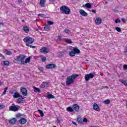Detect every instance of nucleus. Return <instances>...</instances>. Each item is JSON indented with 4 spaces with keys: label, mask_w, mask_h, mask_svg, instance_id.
<instances>
[{
    "label": "nucleus",
    "mask_w": 127,
    "mask_h": 127,
    "mask_svg": "<svg viewBox=\"0 0 127 127\" xmlns=\"http://www.w3.org/2000/svg\"><path fill=\"white\" fill-rule=\"evenodd\" d=\"M79 77V74H72L68 77H67L66 81V86H69L71 84H73L75 81V79Z\"/></svg>",
    "instance_id": "nucleus-1"
},
{
    "label": "nucleus",
    "mask_w": 127,
    "mask_h": 127,
    "mask_svg": "<svg viewBox=\"0 0 127 127\" xmlns=\"http://www.w3.org/2000/svg\"><path fill=\"white\" fill-rule=\"evenodd\" d=\"M26 56L23 55H19L17 57L15 60L18 64L20 65H24V60H25Z\"/></svg>",
    "instance_id": "nucleus-2"
},
{
    "label": "nucleus",
    "mask_w": 127,
    "mask_h": 127,
    "mask_svg": "<svg viewBox=\"0 0 127 127\" xmlns=\"http://www.w3.org/2000/svg\"><path fill=\"white\" fill-rule=\"evenodd\" d=\"M60 9L62 11V13H64V14H70L71 13L70 8L65 5L62 6Z\"/></svg>",
    "instance_id": "nucleus-3"
},
{
    "label": "nucleus",
    "mask_w": 127,
    "mask_h": 127,
    "mask_svg": "<svg viewBox=\"0 0 127 127\" xmlns=\"http://www.w3.org/2000/svg\"><path fill=\"white\" fill-rule=\"evenodd\" d=\"M24 42H25L26 45H29L30 44H32L34 42V39L30 37H27L24 38Z\"/></svg>",
    "instance_id": "nucleus-4"
},
{
    "label": "nucleus",
    "mask_w": 127,
    "mask_h": 127,
    "mask_svg": "<svg viewBox=\"0 0 127 127\" xmlns=\"http://www.w3.org/2000/svg\"><path fill=\"white\" fill-rule=\"evenodd\" d=\"M40 51L41 53H44V54H47V53L49 52V50H48V48L46 47H44L40 50Z\"/></svg>",
    "instance_id": "nucleus-5"
},
{
    "label": "nucleus",
    "mask_w": 127,
    "mask_h": 127,
    "mask_svg": "<svg viewBox=\"0 0 127 127\" xmlns=\"http://www.w3.org/2000/svg\"><path fill=\"white\" fill-rule=\"evenodd\" d=\"M85 81H89L90 79H93L94 78V74L92 73L85 74Z\"/></svg>",
    "instance_id": "nucleus-6"
},
{
    "label": "nucleus",
    "mask_w": 127,
    "mask_h": 127,
    "mask_svg": "<svg viewBox=\"0 0 127 127\" xmlns=\"http://www.w3.org/2000/svg\"><path fill=\"white\" fill-rule=\"evenodd\" d=\"M9 111H12V112H17L18 110V108L16 107L15 105L12 104V106L9 107Z\"/></svg>",
    "instance_id": "nucleus-7"
},
{
    "label": "nucleus",
    "mask_w": 127,
    "mask_h": 127,
    "mask_svg": "<svg viewBox=\"0 0 127 127\" xmlns=\"http://www.w3.org/2000/svg\"><path fill=\"white\" fill-rule=\"evenodd\" d=\"M72 109L73 111H75V112H76V113H78V112H79L80 110V107L78 104H74L72 106Z\"/></svg>",
    "instance_id": "nucleus-8"
},
{
    "label": "nucleus",
    "mask_w": 127,
    "mask_h": 127,
    "mask_svg": "<svg viewBox=\"0 0 127 127\" xmlns=\"http://www.w3.org/2000/svg\"><path fill=\"white\" fill-rule=\"evenodd\" d=\"M47 69H53L56 68V65L54 64H49L46 66Z\"/></svg>",
    "instance_id": "nucleus-9"
},
{
    "label": "nucleus",
    "mask_w": 127,
    "mask_h": 127,
    "mask_svg": "<svg viewBox=\"0 0 127 127\" xmlns=\"http://www.w3.org/2000/svg\"><path fill=\"white\" fill-rule=\"evenodd\" d=\"M21 92L22 93V95L23 96H27V90L26 88H22L21 87Z\"/></svg>",
    "instance_id": "nucleus-10"
},
{
    "label": "nucleus",
    "mask_w": 127,
    "mask_h": 127,
    "mask_svg": "<svg viewBox=\"0 0 127 127\" xmlns=\"http://www.w3.org/2000/svg\"><path fill=\"white\" fill-rule=\"evenodd\" d=\"M79 13L80 14L82 15V16H87L88 15V13L83 9H81L79 10Z\"/></svg>",
    "instance_id": "nucleus-11"
},
{
    "label": "nucleus",
    "mask_w": 127,
    "mask_h": 127,
    "mask_svg": "<svg viewBox=\"0 0 127 127\" xmlns=\"http://www.w3.org/2000/svg\"><path fill=\"white\" fill-rule=\"evenodd\" d=\"M93 109L95 110V111H97V112H99L100 111V108H99V106L97 103H94L93 106Z\"/></svg>",
    "instance_id": "nucleus-12"
},
{
    "label": "nucleus",
    "mask_w": 127,
    "mask_h": 127,
    "mask_svg": "<svg viewBox=\"0 0 127 127\" xmlns=\"http://www.w3.org/2000/svg\"><path fill=\"white\" fill-rule=\"evenodd\" d=\"M27 121L24 118H22L19 120V123L21 125H24V124H26Z\"/></svg>",
    "instance_id": "nucleus-13"
},
{
    "label": "nucleus",
    "mask_w": 127,
    "mask_h": 127,
    "mask_svg": "<svg viewBox=\"0 0 127 127\" xmlns=\"http://www.w3.org/2000/svg\"><path fill=\"white\" fill-rule=\"evenodd\" d=\"M95 23L97 25L101 24L102 23V19L98 17L95 20Z\"/></svg>",
    "instance_id": "nucleus-14"
},
{
    "label": "nucleus",
    "mask_w": 127,
    "mask_h": 127,
    "mask_svg": "<svg viewBox=\"0 0 127 127\" xmlns=\"http://www.w3.org/2000/svg\"><path fill=\"white\" fill-rule=\"evenodd\" d=\"M9 123L11 125H14V124H15V123H16V119L12 118V119L9 120Z\"/></svg>",
    "instance_id": "nucleus-15"
},
{
    "label": "nucleus",
    "mask_w": 127,
    "mask_h": 127,
    "mask_svg": "<svg viewBox=\"0 0 127 127\" xmlns=\"http://www.w3.org/2000/svg\"><path fill=\"white\" fill-rule=\"evenodd\" d=\"M72 50L74 52V53L75 54H80V53H81V51H80V50H79L77 48H74Z\"/></svg>",
    "instance_id": "nucleus-16"
},
{
    "label": "nucleus",
    "mask_w": 127,
    "mask_h": 127,
    "mask_svg": "<svg viewBox=\"0 0 127 127\" xmlns=\"http://www.w3.org/2000/svg\"><path fill=\"white\" fill-rule=\"evenodd\" d=\"M49 85V83H46L45 82H43L41 85V88H44L45 87H48Z\"/></svg>",
    "instance_id": "nucleus-17"
},
{
    "label": "nucleus",
    "mask_w": 127,
    "mask_h": 127,
    "mask_svg": "<svg viewBox=\"0 0 127 127\" xmlns=\"http://www.w3.org/2000/svg\"><path fill=\"white\" fill-rule=\"evenodd\" d=\"M83 7H87V8H91L92 5L90 3H86L85 4L83 5Z\"/></svg>",
    "instance_id": "nucleus-18"
},
{
    "label": "nucleus",
    "mask_w": 127,
    "mask_h": 127,
    "mask_svg": "<svg viewBox=\"0 0 127 127\" xmlns=\"http://www.w3.org/2000/svg\"><path fill=\"white\" fill-rule=\"evenodd\" d=\"M45 4V0H40V5L41 7H44Z\"/></svg>",
    "instance_id": "nucleus-19"
},
{
    "label": "nucleus",
    "mask_w": 127,
    "mask_h": 127,
    "mask_svg": "<svg viewBox=\"0 0 127 127\" xmlns=\"http://www.w3.org/2000/svg\"><path fill=\"white\" fill-rule=\"evenodd\" d=\"M30 62V58H27V59H25L24 61V65L25 64H27V63H29Z\"/></svg>",
    "instance_id": "nucleus-20"
},
{
    "label": "nucleus",
    "mask_w": 127,
    "mask_h": 127,
    "mask_svg": "<svg viewBox=\"0 0 127 127\" xmlns=\"http://www.w3.org/2000/svg\"><path fill=\"white\" fill-rule=\"evenodd\" d=\"M3 66H8L9 65V62L7 61H4L2 63Z\"/></svg>",
    "instance_id": "nucleus-21"
},
{
    "label": "nucleus",
    "mask_w": 127,
    "mask_h": 127,
    "mask_svg": "<svg viewBox=\"0 0 127 127\" xmlns=\"http://www.w3.org/2000/svg\"><path fill=\"white\" fill-rule=\"evenodd\" d=\"M66 111H67V112H69L70 113H72V112H74V110L73 109V107H68L66 108Z\"/></svg>",
    "instance_id": "nucleus-22"
},
{
    "label": "nucleus",
    "mask_w": 127,
    "mask_h": 127,
    "mask_svg": "<svg viewBox=\"0 0 127 127\" xmlns=\"http://www.w3.org/2000/svg\"><path fill=\"white\" fill-rule=\"evenodd\" d=\"M23 30L25 31V32H26V33H28V32H29V28L28 27H23Z\"/></svg>",
    "instance_id": "nucleus-23"
},
{
    "label": "nucleus",
    "mask_w": 127,
    "mask_h": 127,
    "mask_svg": "<svg viewBox=\"0 0 127 127\" xmlns=\"http://www.w3.org/2000/svg\"><path fill=\"white\" fill-rule=\"evenodd\" d=\"M44 29L46 31H49V30H50V26H49V25H46L44 27Z\"/></svg>",
    "instance_id": "nucleus-24"
},
{
    "label": "nucleus",
    "mask_w": 127,
    "mask_h": 127,
    "mask_svg": "<svg viewBox=\"0 0 127 127\" xmlns=\"http://www.w3.org/2000/svg\"><path fill=\"white\" fill-rule=\"evenodd\" d=\"M77 121L78 123H79V124H80V125L83 124V120L82 119V118H81V117L77 118Z\"/></svg>",
    "instance_id": "nucleus-25"
},
{
    "label": "nucleus",
    "mask_w": 127,
    "mask_h": 127,
    "mask_svg": "<svg viewBox=\"0 0 127 127\" xmlns=\"http://www.w3.org/2000/svg\"><path fill=\"white\" fill-rule=\"evenodd\" d=\"M13 98H20V94H19L18 93L15 92L14 95H13Z\"/></svg>",
    "instance_id": "nucleus-26"
},
{
    "label": "nucleus",
    "mask_w": 127,
    "mask_h": 127,
    "mask_svg": "<svg viewBox=\"0 0 127 127\" xmlns=\"http://www.w3.org/2000/svg\"><path fill=\"white\" fill-rule=\"evenodd\" d=\"M69 55L71 57H74V56H75V55H76V54H75L74 51H71V52H69Z\"/></svg>",
    "instance_id": "nucleus-27"
},
{
    "label": "nucleus",
    "mask_w": 127,
    "mask_h": 127,
    "mask_svg": "<svg viewBox=\"0 0 127 127\" xmlns=\"http://www.w3.org/2000/svg\"><path fill=\"white\" fill-rule=\"evenodd\" d=\"M47 98L48 99H55V96H54V95H52V94H49L48 95Z\"/></svg>",
    "instance_id": "nucleus-28"
},
{
    "label": "nucleus",
    "mask_w": 127,
    "mask_h": 127,
    "mask_svg": "<svg viewBox=\"0 0 127 127\" xmlns=\"http://www.w3.org/2000/svg\"><path fill=\"white\" fill-rule=\"evenodd\" d=\"M5 53H6L7 55H11V54H12V52H11V51H8L6 49L5 50Z\"/></svg>",
    "instance_id": "nucleus-29"
},
{
    "label": "nucleus",
    "mask_w": 127,
    "mask_h": 127,
    "mask_svg": "<svg viewBox=\"0 0 127 127\" xmlns=\"http://www.w3.org/2000/svg\"><path fill=\"white\" fill-rule=\"evenodd\" d=\"M38 111L39 112L41 117H44V113H43V111L40 109H38Z\"/></svg>",
    "instance_id": "nucleus-30"
},
{
    "label": "nucleus",
    "mask_w": 127,
    "mask_h": 127,
    "mask_svg": "<svg viewBox=\"0 0 127 127\" xmlns=\"http://www.w3.org/2000/svg\"><path fill=\"white\" fill-rule=\"evenodd\" d=\"M17 103L18 104H22V103H23V100L21 98H18L17 100Z\"/></svg>",
    "instance_id": "nucleus-31"
},
{
    "label": "nucleus",
    "mask_w": 127,
    "mask_h": 127,
    "mask_svg": "<svg viewBox=\"0 0 127 127\" xmlns=\"http://www.w3.org/2000/svg\"><path fill=\"white\" fill-rule=\"evenodd\" d=\"M65 42H66V43H68V44H71L73 43V42L71 41V40L69 39H65Z\"/></svg>",
    "instance_id": "nucleus-32"
},
{
    "label": "nucleus",
    "mask_w": 127,
    "mask_h": 127,
    "mask_svg": "<svg viewBox=\"0 0 127 127\" xmlns=\"http://www.w3.org/2000/svg\"><path fill=\"white\" fill-rule=\"evenodd\" d=\"M33 89L35 90V92H38V93H40V89H39V88L35 86H33Z\"/></svg>",
    "instance_id": "nucleus-33"
},
{
    "label": "nucleus",
    "mask_w": 127,
    "mask_h": 127,
    "mask_svg": "<svg viewBox=\"0 0 127 127\" xmlns=\"http://www.w3.org/2000/svg\"><path fill=\"white\" fill-rule=\"evenodd\" d=\"M47 22L49 25H53V24H54V22L51 21L50 20L47 21Z\"/></svg>",
    "instance_id": "nucleus-34"
},
{
    "label": "nucleus",
    "mask_w": 127,
    "mask_h": 127,
    "mask_svg": "<svg viewBox=\"0 0 127 127\" xmlns=\"http://www.w3.org/2000/svg\"><path fill=\"white\" fill-rule=\"evenodd\" d=\"M66 52H67V51H64V52L62 51V52H61L60 53L59 56L60 57L63 56V55H65V53H66Z\"/></svg>",
    "instance_id": "nucleus-35"
},
{
    "label": "nucleus",
    "mask_w": 127,
    "mask_h": 127,
    "mask_svg": "<svg viewBox=\"0 0 127 127\" xmlns=\"http://www.w3.org/2000/svg\"><path fill=\"white\" fill-rule=\"evenodd\" d=\"M104 103L106 105H109V104H110V103H111V100H110L109 99H107V100L104 101Z\"/></svg>",
    "instance_id": "nucleus-36"
},
{
    "label": "nucleus",
    "mask_w": 127,
    "mask_h": 127,
    "mask_svg": "<svg viewBox=\"0 0 127 127\" xmlns=\"http://www.w3.org/2000/svg\"><path fill=\"white\" fill-rule=\"evenodd\" d=\"M115 29L118 32H122V29L120 27H116Z\"/></svg>",
    "instance_id": "nucleus-37"
},
{
    "label": "nucleus",
    "mask_w": 127,
    "mask_h": 127,
    "mask_svg": "<svg viewBox=\"0 0 127 127\" xmlns=\"http://www.w3.org/2000/svg\"><path fill=\"white\" fill-rule=\"evenodd\" d=\"M41 57L42 62H45V61H46V57H43L42 56H41Z\"/></svg>",
    "instance_id": "nucleus-38"
},
{
    "label": "nucleus",
    "mask_w": 127,
    "mask_h": 127,
    "mask_svg": "<svg viewBox=\"0 0 127 127\" xmlns=\"http://www.w3.org/2000/svg\"><path fill=\"white\" fill-rule=\"evenodd\" d=\"M17 119H20L21 118V114L20 113H18L16 115Z\"/></svg>",
    "instance_id": "nucleus-39"
},
{
    "label": "nucleus",
    "mask_w": 127,
    "mask_h": 127,
    "mask_svg": "<svg viewBox=\"0 0 127 127\" xmlns=\"http://www.w3.org/2000/svg\"><path fill=\"white\" fill-rule=\"evenodd\" d=\"M115 21L116 23H121V20L119 18H117Z\"/></svg>",
    "instance_id": "nucleus-40"
},
{
    "label": "nucleus",
    "mask_w": 127,
    "mask_h": 127,
    "mask_svg": "<svg viewBox=\"0 0 127 127\" xmlns=\"http://www.w3.org/2000/svg\"><path fill=\"white\" fill-rule=\"evenodd\" d=\"M8 89V88H7V87L4 88V91L2 93V95H5V94L6 93V91H7Z\"/></svg>",
    "instance_id": "nucleus-41"
},
{
    "label": "nucleus",
    "mask_w": 127,
    "mask_h": 127,
    "mask_svg": "<svg viewBox=\"0 0 127 127\" xmlns=\"http://www.w3.org/2000/svg\"><path fill=\"white\" fill-rule=\"evenodd\" d=\"M57 121H58V123L59 124H60V123H61V122L63 121V120L62 119H60L59 118H57Z\"/></svg>",
    "instance_id": "nucleus-42"
},
{
    "label": "nucleus",
    "mask_w": 127,
    "mask_h": 127,
    "mask_svg": "<svg viewBox=\"0 0 127 127\" xmlns=\"http://www.w3.org/2000/svg\"><path fill=\"white\" fill-rule=\"evenodd\" d=\"M26 46H28L30 48H35V46H32L31 45H27Z\"/></svg>",
    "instance_id": "nucleus-43"
},
{
    "label": "nucleus",
    "mask_w": 127,
    "mask_h": 127,
    "mask_svg": "<svg viewBox=\"0 0 127 127\" xmlns=\"http://www.w3.org/2000/svg\"><path fill=\"white\" fill-rule=\"evenodd\" d=\"M38 16L41 17H45V14H38Z\"/></svg>",
    "instance_id": "nucleus-44"
},
{
    "label": "nucleus",
    "mask_w": 127,
    "mask_h": 127,
    "mask_svg": "<svg viewBox=\"0 0 127 127\" xmlns=\"http://www.w3.org/2000/svg\"><path fill=\"white\" fill-rule=\"evenodd\" d=\"M124 70H127V64H124L123 65Z\"/></svg>",
    "instance_id": "nucleus-45"
},
{
    "label": "nucleus",
    "mask_w": 127,
    "mask_h": 127,
    "mask_svg": "<svg viewBox=\"0 0 127 127\" xmlns=\"http://www.w3.org/2000/svg\"><path fill=\"white\" fill-rule=\"evenodd\" d=\"M121 20L122 21V22H123V23H126V19H125V18H122L121 19Z\"/></svg>",
    "instance_id": "nucleus-46"
},
{
    "label": "nucleus",
    "mask_w": 127,
    "mask_h": 127,
    "mask_svg": "<svg viewBox=\"0 0 127 127\" xmlns=\"http://www.w3.org/2000/svg\"><path fill=\"white\" fill-rule=\"evenodd\" d=\"M64 32H65V33H70V30L66 29L64 30Z\"/></svg>",
    "instance_id": "nucleus-47"
},
{
    "label": "nucleus",
    "mask_w": 127,
    "mask_h": 127,
    "mask_svg": "<svg viewBox=\"0 0 127 127\" xmlns=\"http://www.w3.org/2000/svg\"><path fill=\"white\" fill-rule=\"evenodd\" d=\"M83 123H87L88 122V119H87V118H84L83 119Z\"/></svg>",
    "instance_id": "nucleus-48"
},
{
    "label": "nucleus",
    "mask_w": 127,
    "mask_h": 127,
    "mask_svg": "<svg viewBox=\"0 0 127 127\" xmlns=\"http://www.w3.org/2000/svg\"><path fill=\"white\" fill-rule=\"evenodd\" d=\"M3 26V23L0 22V27Z\"/></svg>",
    "instance_id": "nucleus-49"
},
{
    "label": "nucleus",
    "mask_w": 127,
    "mask_h": 127,
    "mask_svg": "<svg viewBox=\"0 0 127 127\" xmlns=\"http://www.w3.org/2000/svg\"><path fill=\"white\" fill-rule=\"evenodd\" d=\"M18 2L19 3H22V0H18Z\"/></svg>",
    "instance_id": "nucleus-50"
},
{
    "label": "nucleus",
    "mask_w": 127,
    "mask_h": 127,
    "mask_svg": "<svg viewBox=\"0 0 127 127\" xmlns=\"http://www.w3.org/2000/svg\"><path fill=\"white\" fill-rule=\"evenodd\" d=\"M91 11L92 12H93V13H96V10H95L94 9H92Z\"/></svg>",
    "instance_id": "nucleus-51"
},
{
    "label": "nucleus",
    "mask_w": 127,
    "mask_h": 127,
    "mask_svg": "<svg viewBox=\"0 0 127 127\" xmlns=\"http://www.w3.org/2000/svg\"><path fill=\"white\" fill-rule=\"evenodd\" d=\"M0 57H2V58H4V56L1 54H0Z\"/></svg>",
    "instance_id": "nucleus-52"
},
{
    "label": "nucleus",
    "mask_w": 127,
    "mask_h": 127,
    "mask_svg": "<svg viewBox=\"0 0 127 127\" xmlns=\"http://www.w3.org/2000/svg\"><path fill=\"white\" fill-rule=\"evenodd\" d=\"M39 70H40V71H43V68L42 67H40L39 68Z\"/></svg>",
    "instance_id": "nucleus-53"
},
{
    "label": "nucleus",
    "mask_w": 127,
    "mask_h": 127,
    "mask_svg": "<svg viewBox=\"0 0 127 127\" xmlns=\"http://www.w3.org/2000/svg\"><path fill=\"white\" fill-rule=\"evenodd\" d=\"M73 125H75V126H77V124L74 122H72Z\"/></svg>",
    "instance_id": "nucleus-54"
},
{
    "label": "nucleus",
    "mask_w": 127,
    "mask_h": 127,
    "mask_svg": "<svg viewBox=\"0 0 127 127\" xmlns=\"http://www.w3.org/2000/svg\"><path fill=\"white\" fill-rule=\"evenodd\" d=\"M51 2H54L55 0H50Z\"/></svg>",
    "instance_id": "nucleus-55"
},
{
    "label": "nucleus",
    "mask_w": 127,
    "mask_h": 127,
    "mask_svg": "<svg viewBox=\"0 0 127 127\" xmlns=\"http://www.w3.org/2000/svg\"><path fill=\"white\" fill-rule=\"evenodd\" d=\"M3 107V105H0V109H1Z\"/></svg>",
    "instance_id": "nucleus-56"
},
{
    "label": "nucleus",
    "mask_w": 127,
    "mask_h": 127,
    "mask_svg": "<svg viewBox=\"0 0 127 127\" xmlns=\"http://www.w3.org/2000/svg\"><path fill=\"white\" fill-rule=\"evenodd\" d=\"M104 88H105L106 89H109V87L107 86H105Z\"/></svg>",
    "instance_id": "nucleus-57"
},
{
    "label": "nucleus",
    "mask_w": 127,
    "mask_h": 127,
    "mask_svg": "<svg viewBox=\"0 0 127 127\" xmlns=\"http://www.w3.org/2000/svg\"><path fill=\"white\" fill-rule=\"evenodd\" d=\"M59 39H61V37H60V36H59Z\"/></svg>",
    "instance_id": "nucleus-58"
},
{
    "label": "nucleus",
    "mask_w": 127,
    "mask_h": 127,
    "mask_svg": "<svg viewBox=\"0 0 127 127\" xmlns=\"http://www.w3.org/2000/svg\"><path fill=\"white\" fill-rule=\"evenodd\" d=\"M1 86V82L0 81V86Z\"/></svg>",
    "instance_id": "nucleus-59"
},
{
    "label": "nucleus",
    "mask_w": 127,
    "mask_h": 127,
    "mask_svg": "<svg viewBox=\"0 0 127 127\" xmlns=\"http://www.w3.org/2000/svg\"><path fill=\"white\" fill-rule=\"evenodd\" d=\"M22 21H23V22H24V20H22Z\"/></svg>",
    "instance_id": "nucleus-60"
},
{
    "label": "nucleus",
    "mask_w": 127,
    "mask_h": 127,
    "mask_svg": "<svg viewBox=\"0 0 127 127\" xmlns=\"http://www.w3.org/2000/svg\"><path fill=\"white\" fill-rule=\"evenodd\" d=\"M54 127H57L56 126H54Z\"/></svg>",
    "instance_id": "nucleus-61"
},
{
    "label": "nucleus",
    "mask_w": 127,
    "mask_h": 127,
    "mask_svg": "<svg viewBox=\"0 0 127 127\" xmlns=\"http://www.w3.org/2000/svg\"><path fill=\"white\" fill-rule=\"evenodd\" d=\"M37 31H38V30H37Z\"/></svg>",
    "instance_id": "nucleus-62"
}]
</instances>
